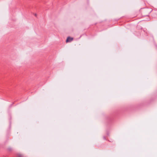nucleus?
<instances>
[{"mask_svg": "<svg viewBox=\"0 0 157 157\" xmlns=\"http://www.w3.org/2000/svg\"><path fill=\"white\" fill-rule=\"evenodd\" d=\"M73 40V38L72 37H67L66 40V42L67 43L69 42H71Z\"/></svg>", "mask_w": 157, "mask_h": 157, "instance_id": "nucleus-1", "label": "nucleus"}, {"mask_svg": "<svg viewBox=\"0 0 157 157\" xmlns=\"http://www.w3.org/2000/svg\"><path fill=\"white\" fill-rule=\"evenodd\" d=\"M18 157H24V156L21 155H20L18 156Z\"/></svg>", "mask_w": 157, "mask_h": 157, "instance_id": "nucleus-2", "label": "nucleus"}, {"mask_svg": "<svg viewBox=\"0 0 157 157\" xmlns=\"http://www.w3.org/2000/svg\"><path fill=\"white\" fill-rule=\"evenodd\" d=\"M35 15L36 16V14H35Z\"/></svg>", "mask_w": 157, "mask_h": 157, "instance_id": "nucleus-3", "label": "nucleus"}]
</instances>
